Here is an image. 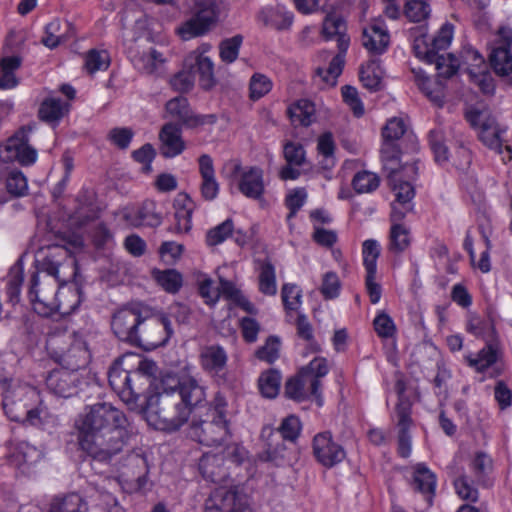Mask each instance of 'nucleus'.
Wrapping results in <instances>:
<instances>
[{"label":"nucleus","mask_w":512,"mask_h":512,"mask_svg":"<svg viewBox=\"0 0 512 512\" xmlns=\"http://www.w3.org/2000/svg\"><path fill=\"white\" fill-rule=\"evenodd\" d=\"M38 262L48 277L41 281L38 272L31 277L29 299L34 311L43 317H50L56 312L62 315L72 313L79 304L76 290L56 292L58 286L76 275L77 261L71 250L62 245H51Z\"/></svg>","instance_id":"nucleus-1"},{"label":"nucleus","mask_w":512,"mask_h":512,"mask_svg":"<svg viewBox=\"0 0 512 512\" xmlns=\"http://www.w3.org/2000/svg\"><path fill=\"white\" fill-rule=\"evenodd\" d=\"M128 419L109 403H96L85 408L76 421L81 449L98 461L110 460L124 447Z\"/></svg>","instance_id":"nucleus-2"},{"label":"nucleus","mask_w":512,"mask_h":512,"mask_svg":"<svg viewBox=\"0 0 512 512\" xmlns=\"http://www.w3.org/2000/svg\"><path fill=\"white\" fill-rule=\"evenodd\" d=\"M190 410L171 386L161 380L158 391L147 398L145 417L155 429L173 432L179 430L190 417Z\"/></svg>","instance_id":"nucleus-3"},{"label":"nucleus","mask_w":512,"mask_h":512,"mask_svg":"<svg viewBox=\"0 0 512 512\" xmlns=\"http://www.w3.org/2000/svg\"><path fill=\"white\" fill-rule=\"evenodd\" d=\"M226 408L225 397L216 393L205 418L192 421L189 430L191 438L206 446L219 445L225 441L230 435Z\"/></svg>","instance_id":"nucleus-4"},{"label":"nucleus","mask_w":512,"mask_h":512,"mask_svg":"<svg viewBox=\"0 0 512 512\" xmlns=\"http://www.w3.org/2000/svg\"><path fill=\"white\" fill-rule=\"evenodd\" d=\"M333 40L336 42L338 52L329 64L326 77L322 79L331 87L336 85V80L342 73L345 54L350 43V39L346 35V23L336 12L328 13L322 24V41Z\"/></svg>","instance_id":"nucleus-5"},{"label":"nucleus","mask_w":512,"mask_h":512,"mask_svg":"<svg viewBox=\"0 0 512 512\" xmlns=\"http://www.w3.org/2000/svg\"><path fill=\"white\" fill-rule=\"evenodd\" d=\"M320 382V358L315 356L309 364L302 366L298 373L287 379L284 395L291 400L303 402L311 397L320 400L317 394Z\"/></svg>","instance_id":"nucleus-6"},{"label":"nucleus","mask_w":512,"mask_h":512,"mask_svg":"<svg viewBox=\"0 0 512 512\" xmlns=\"http://www.w3.org/2000/svg\"><path fill=\"white\" fill-rule=\"evenodd\" d=\"M301 431L300 420L290 415L284 418L277 429L266 427L262 430V437L266 439L265 451L261 458L265 461L277 463L283 458L286 450L285 441L295 442Z\"/></svg>","instance_id":"nucleus-7"},{"label":"nucleus","mask_w":512,"mask_h":512,"mask_svg":"<svg viewBox=\"0 0 512 512\" xmlns=\"http://www.w3.org/2000/svg\"><path fill=\"white\" fill-rule=\"evenodd\" d=\"M191 12L193 17L177 28V33L183 40L202 36L217 21L222 0H192Z\"/></svg>","instance_id":"nucleus-8"},{"label":"nucleus","mask_w":512,"mask_h":512,"mask_svg":"<svg viewBox=\"0 0 512 512\" xmlns=\"http://www.w3.org/2000/svg\"><path fill=\"white\" fill-rule=\"evenodd\" d=\"M36 126V123L22 126L4 144H1L0 160L5 163L17 161L22 166L33 164L37 159V151L29 145V134Z\"/></svg>","instance_id":"nucleus-9"},{"label":"nucleus","mask_w":512,"mask_h":512,"mask_svg":"<svg viewBox=\"0 0 512 512\" xmlns=\"http://www.w3.org/2000/svg\"><path fill=\"white\" fill-rule=\"evenodd\" d=\"M139 328L134 344L147 349L164 345L173 333L169 319L163 314L153 312L150 308Z\"/></svg>","instance_id":"nucleus-10"},{"label":"nucleus","mask_w":512,"mask_h":512,"mask_svg":"<svg viewBox=\"0 0 512 512\" xmlns=\"http://www.w3.org/2000/svg\"><path fill=\"white\" fill-rule=\"evenodd\" d=\"M149 307L135 303L119 309L112 318L111 327L114 334L122 341L134 343L138 337V329L144 317H147Z\"/></svg>","instance_id":"nucleus-11"},{"label":"nucleus","mask_w":512,"mask_h":512,"mask_svg":"<svg viewBox=\"0 0 512 512\" xmlns=\"http://www.w3.org/2000/svg\"><path fill=\"white\" fill-rule=\"evenodd\" d=\"M133 357H135L134 354H129L117 358L108 371L111 388L128 405H135L142 393V387L134 383L133 374L122 368V364Z\"/></svg>","instance_id":"nucleus-12"},{"label":"nucleus","mask_w":512,"mask_h":512,"mask_svg":"<svg viewBox=\"0 0 512 512\" xmlns=\"http://www.w3.org/2000/svg\"><path fill=\"white\" fill-rule=\"evenodd\" d=\"M466 119L473 128L477 129L479 139L484 145L502 153L501 130L488 110L471 108L466 112Z\"/></svg>","instance_id":"nucleus-13"},{"label":"nucleus","mask_w":512,"mask_h":512,"mask_svg":"<svg viewBox=\"0 0 512 512\" xmlns=\"http://www.w3.org/2000/svg\"><path fill=\"white\" fill-rule=\"evenodd\" d=\"M512 29L499 28L496 39L493 41L489 61L494 72L500 77H507L512 83Z\"/></svg>","instance_id":"nucleus-14"},{"label":"nucleus","mask_w":512,"mask_h":512,"mask_svg":"<svg viewBox=\"0 0 512 512\" xmlns=\"http://www.w3.org/2000/svg\"><path fill=\"white\" fill-rule=\"evenodd\" d=\"M227 362V351L219 344L204 345L200 348V366L218 385L230 383L227 375Z\"/></svg>","instance_id":"nucleus-15"},{"label":"nucleus","mask_w":512,"mask_h":512,"mask_svg":"<svg viewBox=\"0 0 512 512\" xmlns=\"http://www.w3.org/2000/svg\"><path fill=\"white\" fill-rule=\"evenodd\" d=\"M167 117L176 119L187 128H196L205 124H214L216 116L214 114L199 115L194 114L190 109L187 98L177 96L170 99L165 105Z\"/></svg>","instance_id":"nucleus-16"},{"label":"nucleus","mask_w":512,"mask_h":512,"mask_svg":"<svg viewBox=\"0 0 512 512\" xmlns=\"http://www.w3.org/2000/svg\"><path fill=\"white\" fill-rule=\"evenodd\" d=\"M165 385L171 386L175 394H177L182 403L188 407L190 413L192 409L201 404L206 398L204 386L193 377L179 379L173 375H166L163 378Z\"/></svg>","instance_id":"nucleus-17"},{"label":"nucleus","mask_w":512,"mask_h":512,"mask_svg":"<svg viewBox=\"0 0 512 512\" xmlns=\"http://www.w3.org/2000/svg\"><path fill=\"white\" fill-rule=\"evenodd\" d=\"M37 397L36 391L26 386H17L7 391L3 397V408L6 415L16 422H24V416L30 402Z\"/></svg>","instance_id":"nucleus-18"},{"label":"nucleus","mask_w":512,"mask_h":512,"mask_svg":"<svg viewBox=\"0 0 512 512\" xmlns=\"http://www.w3.org/2000/svg\"><path fill=\"white\" fill-rule=\"evenodd\" d=\"M389 180L393 185L392 189L395 193V201L391 205L392 211L390 218L403 220L407 213L413 209L412 200L415 196L414 187L410 182L398 180L396 173L394 174V178L389 177Z\"/></svg>","instance_id":"nucleus-19"},{"label":"nucleus","mask_w":512,"mask_h":512,"mask_svg":"<svg viewBox=\"0 0 512 512\" xmlns=\"http://www.w3.org/2000/svg\"><path fill=\"white\" fill-rule=\"evenodd\" d=\"M149 473L147 459L141 454H130L123 465L121 476L133 485V491H142L146 488Z\"/></svg>","instance_id":"nucleus-20"},{"label":"nucleus","mask_w":512,"mask_h":512,"mask_svg":"<svg viewBox=\"0 0 512 512\" xmlns=\"http://www.w3.org/2000/svg\"><path fill=\"white\" fill-rule=\"evenodd\" d=\"M42 457V450L27 441H12L9 444V463L23 471L38 463Z\"/></svg>","instance_id":"nucleus-21"},{"label":"nucleus","mask_w":512,"mask_h":512,"mask_svg":"<svg viewBox=\"0 0 512 512\" xmlns=\"http://www.w3.org/2000/svg\"><path fill=\"white\" fill-rule=\"evenodd\" d=\"M78 373L65 368L55 369L46 377L47 388L55 395L68 398L77 393Z\"/></svg>","instance_id":"nucleus-22"},{"label":"nucleus","mask_w":512,"mask_h":512,"mask_svg":"<svg viewBox=\"0 0 512 512\" xmlns=\"http://www.w3.org/2000/svg\"><path fill=\"white\" fill-rule=\"evenodd\" d=\"M161 142V155L165 158H174L180 155L186 148L182 138V127L178 123L168 122L159 132Z\"/></svg>","instance_id":"nucleus-23"},{"label":"nucleus","mask_w":512,"mask_h":512,"mask_svg":"<svg viewBox=\"0 0 512 512\" xmlns=\"http://www.w3.org/2000/svg\"><path fill=\"white\" fill-rule=\"evenodd\" d=\"M286 165L279 171V177L286 180H295L300 176V167L305 162V151L301 144L287 142L283 148Z\"/></svg>","instance_id":"nucleus-24"},{"label":"nucleus","mask_w":512,"mask_h":512,"mask_svg":"<svg viewBox=\"0 0 512 512\" xmlns=\"http://www.w3.org/2000/svg\"><path fill=\"white\" fill-rule=\"evenodd\" d=\"M90 358L91 355L87 344L82 340H76L66 351L58 356L57 361L62 368L77 373L79 369H83L89 364Z\"/></svg>","instance_id":"nucleus-25"},{"label":"nucleus","mask_w":512,"mask_h":512,"mask_svg":"<svg viewBox=\"0 0 512 512\" xmlns=\"http://www.w3.org/2000/svg\"><path fill=\"white\" fill-rule=\"evenodd\" d=\"M204 512H238L237 493L231 488H215L205 501Z\"/></svg>","instance_id":"nucleus-26"},{"label":"nucleus","mask_w":512,"mask_h":512,"mask_svg":"<svg viewBox=\"0 0 512 512\" xmlns=\"http://www.w3.org/2000/svg\"><path fill=\"white\" fill-rule=\"evenodd\" d=\"M199 173L201 176V196L207 200H214L219 193V183L215 177L213 160L208 154H202L198 158Z\"/></svg>","instance_id":"nucleus-27"},{"label":"nucleus","mask_w":512,"mask_h":512,"mask_svg":"<svg viewBox=\"0 0 512 512\" xmlns=\"http://www.w3.org/2000/svg\"><path fill=\"white\" fill-rule=\"evenodd\" d=\"M201 475L214 483H221L228 477L224 455L221 453H205L199 460Z\"/></svg>","instance_id":"nucleus-28"},{"label":"nucleus","mask_w":512,"mask_h":512,"mask_svg":"<svg viewBox=\"0 0 512 512\" xmlns=\"http://www.w3.org/2000/svg\"><path fill=\"white\" fill-rule=\"evenodd\" d=\"M238 188L248 198L259 199L264 193L263 171L250 167L240 175Z\"/></svg>","instance_id":"nucleus-29"},{"label":"nucleus","mask_w":512,"mask_h":512,"mask_svg":"<svg viewBox=\"0 0 512 512\" xmlns=\"http://www.w3.org/2000/svg\"><path fill=\"white\" fill-rule=\"evenodd\" d=\"M412 479L413 488L425 495L431 504L435 495L436 475L425 464L418 463L413 467Z\"/></svg>","instance_id":"nucleus-30"},{"label":"nucleus","mask_w":512,"mask_h":512,"mask_svg":"<svg viewBox=\"0 0 512 512\" xmlns=\"http://www.w3.org/2000/svg\"><path fill=\"white\" fill-rule=\"evenodd\" d=\"M185 67H189L192 71L196 69V73L199 75V84L205 90H210L216 85V78L214 75V63L205 55H198L194 57L193 61L191 58L185 61Z\"/></svg>","instance_id":"nucleus-31"},{"label":"nucleus","mask_w":512,"mask_h":512,"mask_svg":"<svg viewBox=\"0 0 512 512\" xmlns=\"http://www.w3.org/2000/svg\"><path fill=\"white\" fill-rule=\"evenodd\" d=\"M69 110V104L59 98L44 99L38 109V118L55 127Z\"/></svg>","instance_id":"nucleus-32"},{"label":"nucleus","mask_w":512,"mask_h":512,"mask_svg":"<svg viewBox=\"0 0 512 512\" xmlns=\"http://www.w3.org/2000/svg\"><path fill=\"white\" fill-rule=\"evenodd\" d=\"M126 219L136 227H157L162 223V217L156 211V204L151 200L144 201L136 211L127 214Z\"/></svg>","instance_id":"nucleus-33"},{"label":"nucleus","mask_w":512,"mask_h":512,"mask_svg":"<svg viewBox=\"0 0 512 512\" xmlns=\"http://www.w3.org/2000/svg\"><path fill=\"white\" fill-rule=\"evenodd\" d=\"M362 44L368 51L381 54L389 44V34L381 25L372 24L363 30Z\"/></svg>","instance_id":"nucleus-34"},{"label":"nucleus","mask_w":512,"mask_h":512,"mask_svg":"<svg viewBox=\"0 0 512 512\" xmlns=\"http://www.w3.org/2000/svg\"><path fill=\"white\" fill-rule=\"evenodd\" d=\"M2 182L5 183L6 191L14 198L28 194V181L20 170L0 168V183Z\"/></svg>","instance_id":"nucleus-35"},{"label":"nucleus","mask_w":512,"mask_h":512,"mask_svg":"<svg viewBox=\"0 0 512 512\" xmlns=\"http://www.w3.org/2000/svg\"><path fill=\"white\" fill-rule=\"evenodd\" d=\"M315 104L308 99H300L291 104L287 115L293 126H309L316 118Z\"/></svg>","instance_id":"nucleus-36"},{"label":"nucleus","mask_w":512,"mask_h":512,"mask_svg":"<svg viewBox=\"0 0 512 512\" xmlns=\"http://www.w3.org/2000/svg\"><path fill=\"white\" fill-rule=\"evenodd\" d=\"M390 221L388 250L394 254H400L410 246V229L401 222L402 220L390 218Z\"/></svg>","instance_id":"nucleus-37"},{"label":"nucleus","mask_w":512,"mask_h":512,"mask_svg":"<svg viewBox=\"0 0 512 512\" xmlns=\"http://www.w3.org/2000/svg\"><path fill=\"white\" fill-rule=\"evenodd\" d=\"M175 205L176 212L174 214V218L176 223L174 230L176 233H188L192 227V200L187 195H182L176 199Z\"/></svg>","instance_id":"nucleus-38"},{"label":"nucleus","mask_w":512,"mask_h":512,"mask_svg":"<svg viewBox=\"0 0 512 512\" xmlns=\"http://www.w3.org/2000/svg\"><path fill=\"white\" fill-rule=\"evenodd\" d=\"M414 79L421 91L436 105L441 106L443 103L444 92L443 86L438 81L429 79L421 69H412Z\"/></svg>","instance_id":"nucleus-39"},{"label":"nucleus","mask_w":512,"mask_h":512,"mask_svg":"<svg viewBox=\"0 0 512 512\" xmlns=\"http://www.w3.org/2000/svg\"><path fill=\"white\" fill-rule=\"evenodd\" d=\"M259 19L266 27H271L276 30H287L292 25L293 15L277 7L263 9L259 14Z\"/></svg>","instance_id":"nucleus-40"},{"label":"nucleus","mask_w":512,"mask_h":512,"mask_svg":"<svg viewBox=\"0 0 512 512\" xmlns=\"http://www.w3.org/2000/svg\"><path fill=\"white\" fill-rule=\"evenodd\" d=\"M498 352L499 351L496 344L488 343L475 356H465V360L469 367L474 368L477 372H484L490 366L496 363Z\"/></svg>","instance_id":"nucleus-41"},{"label":"nucleus","mask_w":512,"mask_h":512,"mask_svg":"<svg viewBox=\"0 0 512 512\" xmlns=\"http://www.w3.org/2000/svg\"><path fill=\"white\" fill-rule=\"evenodd\" d=\"M70 27L68 22L61 23L59 20H53L45 27V35L41 42L49 49H54L60 44L66 42L69 38L66 31Z\"/></svg>","instance_id":"nucleus-42"},{"label":"nucleus","mask_w":512,"mask_h":512,"mask_svg":"<svg viewBox=\"0 0 512 512\" xmlns=\"http://www.w3.org/2000/svg\"><path fill=\"white\" fill-rule=\"evenodd\" d=\"M346 453L344 449L332 442L330 432H322V465L332 467L343 461Z\"/></svg>","instance_id":"nucleus-43"},{"label":"nucleus","mask_w":512,"mask_h":512,"mask_svg":"<svg viewBox=\"0 0 512 512\" xmlns=\"http://www.w3.org/2000/svg\"><path fill=\"white\" fill-rule=\"evenodd\" d=\"M165 59L156 49L151 48L138 60L137 66L142 73L147 75H158L163 71Z\"/></svg>","instance_id":"nucleus-44"},{"label":"nucleus","mask_w":512,"mask_h":512,"mask_svg":"<svg viewBox=\"0 0 512 512\" xmlns=\"http://www.w3.org/2000/svg\"><path fill=\"white\" fill-rule=\"evenodd\" d=\"M360 80L363 86L371 91H377L381 88L383 71L380 64L371 61L360 68Z\"/></svg>","instance_id":"nucleus-45"},{"label":"nucleus","mask_w":512,"mask_h":512,"mask_svg":"<svg viewBox=\"0 0 512 512\" xmlns=\"http://www.w3.org/2000/svg\"><path fill=\"white\" fill-rule=\"evenodd\" d=\"M397 417L398 432V453L401 457L407 458L411 454V436L409 429L413 423L411 416L405 413Z\"/></svg>","instance_id":"nucleus-46"},{"label":"nucleus","mask_w":512,"mask_h":512,"mask_svg":"<svg viewBox=\"0 0 512 512\" xmlns=\"http://www.w3.org/2000/svg\"><path fill=\"white\" fill-rule=\"evenodd\" d=\"M431 12V1L428 0H407L404 7L407 19L415 23L426 21Z\"/></svg>","instance_id":"nucleus-47"},{"label":"nucleus","mask_w":512,"mask_h":512,"mask_svg":"<svg viewBox=\"0 0 512 512\" xmlns=\"http://www.w3.org/2000/svg\"><path fill=\"white\" fill-rule=\"evenodd\" d=\"M86 502L79 494L71 493L51 505L50 512H87Z\"/></svg>","instance_id":"nucleus-48"},{"label":"nucleus","mask_w":512,"mask_h":512,"mask_svg":"<svg viewBox=\"0 0 512 512\" xmlns=\"http://www.w3.org/2000/svg\"><path fill=\"white\" fill-rule=\"evenodd\" d=\"M259 290L261 293L274 296L277 293L275 268L270 262H263L259 274Z\"/></svg>","instance_id":"nucleus-49"},{"label":"nucleus","mask_w":512,"mask_h":512,"mask_svg":"<svg viewBox=\"0 0 512 512\" xmlns=\"http://www.w3.org/2000/svg\"><path fill=\"white\" fill-rule=\"evenodd\" d=\"M399 154L398 146L394 142L384 141L381 148V159L384 169L389 172V177L391 178H394L395 173L397 174Z\"/></svg>","instance_id":"nucleus-50"},{"label":"nucleus","mask_w":512,"mask_h":512,"mask_svg":"<svg viewBox=\"0 0 512 512\" xmlns=\"http://www.w3.org/2000/svg\"><path fill=\"white\" fill-rule=\"evenodd\" d=\"M432 63H435L438 71V76L443 78H450L453 76L460 67L459 60L453 54H439L435 53Z\"/></svg>","instance_id":"nucleus-51"},{"label":"nucleus","mask_w":512,"mask_h":512,"mask_svg":"<svg viewBox=\"0 0 512 512\" xmlns=\"http://www.w3.org/2000/svg\"><path fill=\"white\" fill-rule=\"evenodd\" d=\"M110 65V56L105 50L91 49L85 56V69L94 74L97 71L106 70Z\"/></svg>","instance_id":"nucleus-52"},{"label":"nucleus","mask_w":512,"mask_h":512,"mask_svg":"<svg viewBox=\"0 0 512 512\" xmlns=\"http://www.w3.org/2000/svg\"><path fill=\"white\" fill-rule=\"evenodd\" d=\"M466 330L476 337L492 338L495 332L494 325L490 319L471 315L467 321Z\"/></svg>","instance_id":"nucleus-53"},{"label":"nucleus","mask_w":512,"mask_h":512,"mask_svg":"<svg viewBox=\"0 0 512 512\" xmlns=\"http://www.w3.org/2000/svg\"><path fill=\"white\" fill-rule=\"evenodd\" d=\"M337 146L331 132L322 133V170L330 171L337 163Z\"/></svg>","instance_id":"nucleus-54"},{"label":"nucleus","mask_w":512,"mask_h":512,"mask_svg":"<svg viewBox=\"0 0 512 512\" xmlns=\"http://www.w3.org/2000/svg\"><path fill=\"white\" fill-rule=\"evenodd\" d=\"M242 42L243 37L240 34L222 40L219 45L220 59L227 64L233 63L238 58Z\"/></svg>","instance_id":"nucleus-55"},{"label":"nucleus","mask_w":512,"mask_h":512,"mask_svg":"<svg viewBox=\"0 0 512 512\" xmlns=\"http://www.w3.org/2000/svg\"><path fill=\"white\" fill-rule=\"evenodd\" d=\"M281 375L278 371L270 370L262 373L259 378V389L266 398L277 396L280 388Z\"/></svg>","instance_id":"nucleus-56"},{"label":"nucleus","mask_w":512,"mask_h":512,"mask_svg":"<svg viewBox=\"0 0 512 512\" xmlns=\"http://www.w3.org/2000/svg\"><path fill=\"white\" fill-rule=\"evenodd\" d=\"M429 143L438 163H444L449 159L448 147L445 144L444 132L436 128L429 133Z\"/></svg>","instance_id":"nucleus-57"},{"label":"nucleus","mask_w":512,"mask_h":512,"mask_svg":"<svg viewBox=\"0 0 512 512\" xmlns=\"http://www.w3.org/2000/svg\"><path fill=\"white\" fill-rule=\"evenodd\" d=\"M363 263L366 272L376 274L377 259L380 255V246L374 239L364 241L362 245Z\"/></svg>","instance_id":"nucleus-58"},{"label":"nucleus","mask_w":512,"mask_h":512,"mask_svg":"<svg viewBox=\"0 0 512 512\" xmlns=\"http://www.w3.org/2000/svg\"><path fill=\"white\" fill-rule=\"evenodd\" d=\"M379 183V177L375 173L369 171L358 172L352 180V185L358 193L372 192L377 189Z\"/></svg>","instance_id":"nucleus-59"},{"label":"nucleus","mask_w":512,"mask_h":512,"mask_svg":"<svg viewBox=\"0 0 512 512\" xmlns=\"http://www.w3.org/2000/svg\"><path fill=\"white\" fill-rule=\"evenodd\" d=\"M475 478L471 479L467 475H461L454 481L456 493L463 500L475 502L478 499V490L474 486Z\"/></svg>","instance_id":"nucleus-60"},{"label":"nucleus","mask_w":512,"mask_h":512,"mask_svg":"<svg viewBox=\"0 0 512 512\" xmlns=\"http://www.w3.org/2000/svg\"><path fill=\"white\" fill-rule=\"evenodd\" d=\"M342 283L333 271L326 272L322 276V298L325 300H333L340 295Z\"/></svg>","instance_id":"nucleus-61"},{"label":"nucleus","mask_w":512,"mask_h":512,"mask_svg":"<svg viewBox=\"0 0 512 512\" xmlns=\"http://www.w3.org/2000/svg\"><path fill=\"white\" fill-rule=\"evenodd\" d=\"M307 199V193L303 188H297L290 191L285 197V206L289 209L287 222L296 216L297 212L302 208Z\"/></svg>","instance_id":"nucleus-62"},{"label":"nucleus","mask_w":512,"mask_h":512,"mask_svg":"<svg viewBox=\"0 0 512 512\" xmlns=\"http://www.w3.org/2000/svg\"><path fill=\"white\" fill-rule=\"evenodd\" d=\"M156 280L169 293H176L182 286V276L174 269L158 272Z\"/></svg>","instance_id":"nucleus-63"},{"label":"nucleus","mask_w":512,"mask_h":512,"mask_svg":"<svg viewBox=\"0 0 512 512\" xmlns=\"http://www.w3.org/2000/svg\"><path fill=\"white\" fill-rule=\"evenodd\" d=\"M233 222L231 219L225 220L218 226L210 229L206 234V243L208 246H216L224 242L227 237L233 233Z\"/></svg>","instance_id":"nucleus-64"}]
</instances>
